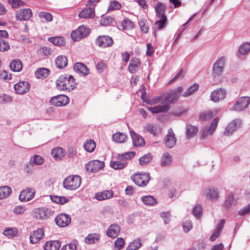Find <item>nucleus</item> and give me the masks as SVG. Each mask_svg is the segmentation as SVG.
Masks as SVG:
<instances>
[{
    "instance_id": "f257e3e1",
    "label": "nucleus",
    "mask_w": 250,
    "mask_h": 250,
    "mask_svg": "<svg viewBox=\"0 0 250 250\" xmlns=\"http://www.w3.org/2000/svg\"><path fill=\"white\" fill-rule=\"evenodd\" d=\"M57 88L60 90L70 91L73 90L76 83L75 79L72 75H61L57 80Z\"/></svg>"
},
{
    "instance_id": "f03ea898",
    "label": "nucleus",
    "mask_w": 250,
    "mask_h": 250,
    "mask_svg": "<svg viewBox=\"0 0 250 250\" xmlns=\"http://www.w3.org/2000/svg\"><path fill=\"white\" fill-rule=\"evenodd\" d=\"M219 118H215L208 125L202 127L200 130V139L206 140L212 136L216 130L219 122Z\"/></svg>"
},
{
    "instance_id": "7ed1b4c3",
    "label": "nucleus",
    "mask_w": 250,
    "mask_h": 250,
    "mask_svg": "<svg viewBox=\"0 0 250 250\" xmlns=\"http://www.w3.org/2000/svg\"><path fill=\"white\" fill-rule=\"evenodd\" d=\"M81 184V178L78 175L70 176L63 181V187L67 190H75L78 188Z\"/></svg>"
},
{
    "instance_id": "20e7f679",
    "label": "nucleus",
    "mask_w": 250,
    "mask_h": 250,
    "mask_svg": "<svg viewBox=\"0 0 250 250\" xmlns=\"http://www.w3.org/2000/svg\"><path fill=\"white\" fill-rule=\"evenodd\" d=\"M182 90V87H178L166 95L164 94V101H162V104L169 105L170 104L176 102L179 98Z\"/></svg>"
},
{
    "instance_id": "39448f33",
    "label": "nucleus",
    "mask_w": 250,
    "mask_h": 250,
    "mask_svg": "<svg viewBox=\"0 0 250 250\" xmlns=\"http://www.w3.org/2000/svg\"><path fill=\"white\" fill-rule=\"evenodd\" d=\"M135 184L139 187H145L149 182L150 177L148 172L139 173L134 174L131 177Z\"/></svg>"
},
{
    "instance_id": "423d86ee",
    "label": "nucleus",
    "mask_w": 250,
    "mask_h": 250,
    "mask_svg": "<svg viewBox=\"0 0 250 250\" xmlns=\"http://www.w3.org/2000/svg\"><path fill=\"white\" fill-rule=\"evenodd\" d=\"M90 32V30L84 25L79 26L76 30L73 31L71 37L74 41H79L86 37Z\"/></svg>"
},
{
    "instance_id": "0eeeda50",
    "label": "nucleus",
    "mask_w": 250,
    "mask_h": 250,
    "mask_svg": "<svg viewBox=\"0 0 250 250\" xmlns=\"http://www.w3.org/2000/svg\"><path fill=\"white\" fill-rule=\"evenodd\" d=\"M226 61V58L221 57L214 62L213 65V75L214 77L220 76L222 75Z\"/></svg>"
},
{
    "instance_id": "6e6552de",
    "label": "nucleus",
    "mask_w": 250,
    "mask_h": 250,
    "mask_svg": "<svg viewBox=\"0 0 250 250\" xmlns=\"http://www.w3.org/2000/svg\"><path fill=\"white\" fill-rule=\"evenodd\" d=\"M250 104V97L248 96L241 97L235 102L232 109L236 111H242L248 107Z\"/></svg>"
},
{
    "instance_id": "1a4fd4ad",
    "label": "nucleus",
    "mask_w": 250,
    "mask_h": 250,
    "mask_svg": "<svg viewBox=\"0 0 250 250\" xmlns=\"http://www.w3.org/2000/svg\"><path fill=\"white\" fill-rule=\"evenodd\" d=\"M202 195L208 200L216 201L219 198V191L217 188L210 187L204 189Z\"/></svg>"
},
{
    "instance_id": "9d476101",
    "label": "nucleus",
    "mask_w": 250,
    "mask_h": 250,
    "mask_svg": "<svg viewBox=\"0 0 250 250\" xmlns=\"http://www.w3.org/2000/svg\"><path fill=\"white\" fill-rule=\"evenodd\" d=\"M104 164L103 161L94 160L89 161L85 165L86 169L90 172L96 173L103 168Z\"/></svg>"
},
{
    "instance_id": "9b49d317",
    "label": "nucleus",
    "mask_w": 250,
    "mask_h": 250,
    "mask_svg": "<svg viewBox=\"0 0 250 250\" xmlns=\"http://www.w3.org/2000/svg\"><path fill=\"white\" fill-rule=\"evenodd\" d=\"M242 121L239 119H235L230 122L226 126L224 134L226 136L231 135L235 131L241 126Z\"/></svg>"
},
{
    "instance_id": "f8f14e48",
    "label": "nucleus",
    "mask_w": 250,
    "mask_h": 250,
    "mask_svg": "<svg viewBox=\"0 0 250 250\" xmlns=\"http://www.w3.org/2000/svg\"><path fill=\"white\" fill-rule=\"evenodd\" d=\"M50 103L56 106H62L66 105L69 103L68 98L64 95H59L52 97Z\"/></svg>"
},
{
    "instance_id": "ddd939ff",
    "label": "nucleus",
    "mask_w": 250,
    "mask_h": 250,
    "mask_svg": "<svg viewBox=\"0 0 250 250\" xmlns=\"http://www.w3.org/2000/svg\"><path fill=\"white\" fill-rule=\"evenodd\" d=\"M143 132L149 133L154 136L158 135L161 132V128L156 124L147 123L143 126Z\"/></svg>"
},
{
    "instance_id": "4468645a",
    "label": "nucleus",
    "mask_w": 250,
    "mask_h": 250,
    "mask_svg": "<svg viewBox=\"0 0 250 250\" xmlns=\"http://www.w3.org/2000/svg\"><path fill=\"white\" fill-rule=\"evenodd\" d=\"M52 215V211L46 208H38L35 209L34 211V217L39 220H43L48 218Z\"/></svg>"
},
{
    "instance_id": "2eb2a0df",
    "label": "nucleus",
    "mask_w": 250,
    "mask_h": 250,
    "mask_svg": "<svg viewBox=\"0 0 250 250\" xmlns=\"http://www.w3.org/2000/svg\"><path fill=\"white\" fill-rule=\"evenodd\" d=\"M35 190L33 188H27L22 190L19 195V199L22 202L31 200L34 197Z\"/></svg>"
},
{
    "instance_id": "dca6fc26",
    "label": "nucleus",
    "mask_w": 250,
    "mask_h": 250,
    "mask_svg": "<svg viewBox=\"0 0 250 250\" xmlns=\"http://www.w3.org/2000/svg\"><path fill=\"white\" fill-rule=\"evenodd\" d=\"M55 222L58 226L61 227H66L71 222V217L68 214L61 213L56 216Z\"/></svg>"
},
{
    "instance_id": "f3484780",
    "label": "nucleus",
    "mask_w": 250,
    "mask_h": 250,
    "mask_svg": "<svg viewBox=\"0 0 250 250\" xmlns=\"http://www.w3.org/2000/svg\"><path fill=\"white\" fill-rule=\"evenodd\" d=\"M112 39L108 36H102L99 37L96 41L97 45L101 47H108L112 45L113 44Z\"/></svg>"
},
{
    "instance_id": "a211bd4d",
    "label": "nucleus",
    "mask_w": 250,
    "mask_h": 250,
    "mask_svg": "<svg viewBox=\"0 0 250 250\" xmlns=\"http://www.w3.org/2000/svg\"><path fill=\"white\" fill-rule=\"evenodd\" d=\"M165 144L167 147L171 148L173 147L176 142V138L172 128H169L167 134L165 137Z\"/></svg>"
},
{
    "instance_id": "6ab92c4d",
    "label": "nucleus",
    "mask_w": 250,
    "mask_h": 250,
    "mask_svg": "<svg viewBox=\"0 0 250 250\" xmlns=\"http://www.w3.org/2000/svg\"><path fill=\"white\" fill-rule=\"evenodd\" d=\"M32 16V12L29 8L21 9L16 13V17L18 20H28Z\"/></svg>"
},
{
    "instance_id": "aec40b11",
    "label": "nucleus",
    "mask_w": 250,
    "mask_h": 250,
    "mask_svg": "<svg viewBox=\"0 0 250 250\" xmlns=\"http://www.w3.org/2000/svg\"><path fill=\"white\" fill-rule=\"evenodd\" d=\"M14 89L17 93L23 94L29 90L30 86L27 82H20L14 85Z\"/></svg>"
},
{
    "instance_id": "412c9836",
    "label": "nucleus",
    "mask_w": 250,
    "mask_h": 250,
    "mask_svg": "<svg viewBox=\"0 0 250 250\" xmlns=\"http://www.w3.org/2000/svg\"><path fill=\"white\" fill-rule=\"evenodd\" d=\"M226 95V91L224 89L219 88L214 90L210 95V99L217 102L223 100Z\"/></svg>"
},
{
    "instance_id": "4be33fe9",
    "label": "nucleus",
    "mask_w": 250,
    "mask_h": 250,
    "mask_svg": "<svg viewBox=\"0 0 250 250\" xmlns=\"http://www.w3.org/2000/svg\"><path fill=\"white\" fill-rule=\"evenodd\" d=\"M129 129L134 146L138 147L145 145V142L144 138L136 133L132 129H130V128Z\"/></svg>"
},
{
    "instance_id": "5701e85b",
    "label": "nucleus",
    "mask_w": 250,
    "mask_h": 250,
    "mask_svg": "<svg viewBox=\"0 0 250 250\" xmlns=\"http://www.w3.org/2000/svg\"><path fill=\"white\" fill-rule=\"evenodd\" d=\"M44 235V231L42 228H39L34 231L30 235V242L32 244L38 243Z\"/></svg>"
},
{
    "instance_id": "b1692460",
    "label": "nucleus",
    "mask_w": 250,
    "mask_h": 250,
    "mask_svg": "<svg viewBox=\"0 0 250 250\" xmlns=\"http://www.w3.org/2000/svg\"><path fill=\"white\" fill-rule=\"evenodd\" d=\"M74 70L83 76H85L89 74V70L88 67L83 63L77 62L73 66Z\"/></svg>"
},
{
    "instance_id": "393cba45",
    "label": "nucleus",
    "mask_w": 250,
    "mask_h": 250,
    "mask_svg": "<svg viewBox=\"0 0 250 250\" xmlns=\"http://www.w3.org/2000/svg\"><path fill=\"white\" fill-rule=\"evenodd\" d=\"M170 106L168 104H163L153 107H148L147 109L153 114H157L161 112H166L169 110Z\"/></svg>"
},
{
    "instance_id": "a878e982",
    "label": "nucleus",
    "mask_w": 250,
    "mask_h": 250,
    "mask_svg": "<svg viewBox=\"0 0 250 250\" xmlns=\"http://www.w3.org/2000/svg\"><path fill=\"white\" fill-rule=\"evenodd\" d=\"M121 230L120 227L116 224L111 225L107 229L106 234L108 236L111 238L116 237Z\"/></svg>"
},
{
    "instance_id": "bb28decb",
    "label": "nucleus",
    "mask_w": 250,
    "mask_h": 250,
    "mask_svg": "<svg viewBox=\"0 0 250 250\" xmlns=\"http://www.w3.org/2000/svg\"><path fill=\"white\" fill-rule=\"evenodd\" d=\"M80 18L90 19L95 17V10L94 7H88L83 9L79 14Z\"/></svg>"
},
{
    "instance_id": "cd10ccee",
    "label": "nucleus",
    "mask_w": 250,
    "mask_h": 250,
    "mask_svg": "<svg viewBox=\"0 0 250 250\" xmlns=\"http://www.w3.org/2000/svg\"><path fill=\"white\" fill-rule=\"evenodd\" d=\"M113 192L111 190H104L96 193L95 195V198L98 201H103L111 198L113 197Z\"/></svg>"
},
{
    "instance_id": "c85d7f7f",
    "label": "nucleus",
    "mask_w": 250,
    "mask_h": 250,
    "mask_svg": "<svg viewBox=\"0 0 250 250\" xmlns=\"http://www.w3.org/2000/svg\"><path fill=\"white\" fill-rule=\"evenodd\" d=\"M61 245V242L58 240L49 241L44 244L43 249L44 250H59Z\"/></svg>"
},
{
    "instance_id": "c756f323",
    "label": "nucleus",
    "mask_w": 250,
    "mask_h": 250,
    "mask_svg": "<svg viewBox=\"0 0 250 250\" xmlns=\"http://www.w3.org/2000/svg\"><path fill=\"white\" fill-rule=\"evenodd\" d=\"M140 64V61L138 59L136 58H132L130 60L128 65V71L131 73H135L139 68Z\"/></svg>"
},
{
    "instance_id": "7c9ffc66",
    "label": "nucleus",
    "mask_w": 250,
    "mask_h": 250,
    "mask_svg": "<svg viewBox=\"0 0 250 250\" xmlns=\"http://www.w3.org/2000/svg\"><path fill=\"white\" fill-rule=\"evenodd\" d=\"M18 229L16 227L6 228L2 232V234L9 239L13 238L18 235Z\"/></svg>"
},
{
    "instance_id": "2f4dec72",
    "label": "nucleus",
    "mask_w": 250,
    "mask_h": 250,
    "mask_svg": "<svg viewBox=\"0 0 250 250\" xmlns=\"http://www.w3.org/2000/svg\"><path fill=\"white\" fill-rule=\"evenodd\" d=\"M198 131V127L191 125H187L186 126V137L188 139L194 137Z\"/></svg>"
},
{
    "instance_id": "473e14b6",
    "label": "nucleus",
    "mask_w": 250,
    "mask_h": 250,
    "mask_svg": "<svg viewBox=\"0 0 250 250\" xmlns=\"http://www.w3.org/2000/svg\"><path fill=\"white\" fill-rule=\"evenodd\" d=\"M225 223L224 219L220 221V224L218 225L213 233L210 236V240L213 241L215 240L220 235V233L224 227Z\"/></svg>"
},
{
    "instance_id": "72a5a7b5",
    "label": "nucleus",
    "mask_w": 250,
    "mask_h": 250,
    "mask_svg": "<svg viewBox=\"0 0 250 250\" xmlns=\"http://www.w3.org/2000/svg\"><path fill=\"white\" fill-rule=\"evenodd\" d=\"M127 139V136L126 134L120 132H116L112 135V140L117 143H123Z\"/></svg>"
},
{
    "instance_id": "f704fd0d",
    "label": "nucleus",
    "mask_w": 250,
    "mask_h": 250,
    "mask_svg": "<svg viewBox=\"0 0 250 250\" xmlns=\"http://www.w3.org/2000/svg\"><path fill=\"white\" fill-rule=\"evenodd\" d=\"M10 67L11 70L14 72H20L22 68V63L19 59L14 60L11 62Z\"/></svg>"
},
{
    "instance_id": "c9c22d12",
    "label": "nucleus",
    "mask_w": 250,
    "mask_h": 250,
    "mask_svg": "<svg viewBox=\"0 0 250 250\" xmlns=\"http://www.w3.org/2000/svg\"><path fill=\"white\" fill-rule=\"evenodd\" d=\"M218 112L217 110L209 111L202 113L199 117V120L201 121H207L210 119L212 117L215 116Z\"/></svg>"
},
{
    "instance_id": "e433bc0d",
    "label": "nucleus",
    "mask_w": 250,
    "mask_h": 250,
    "mask_svg": "<svg viewBox=\"0 0 250 250\" xmlns=\"http://www.w3.org/2000/svg\"><path fill=\"white\" fill-rule=\"evenodd\" d=\"M50 71L48 69L40 68L35 71V76L38 79H43L46 78L49 74Z\"/></svg>"
},
{
    "instance_id": "4c0bfd02",
    "label": "nucleus",
    "mask_w": 250,
    "mask_h": 250,
    "mask_svg": "<svg viewBox=\"0 0 250 250\" xmlns=\"http://www.w3.org/2000/svg\"><path fill=\"white\" fill-rule=\"evenodd\" d=\"M51 154L56 160H60L64 156L63 149L60 147H58L53 149L51 152Z\"/></svg>"
},
{
    "instance_id": "58836bf2",
    "label": "nucleus",
    "mask_w": 250,
    "mask_h": 250,
    "mask_svg": "<svg viewBox=\"0 0 250 250\" xmlns=\"http://www.w3.org/2000/svg\"><path fill=\"white\" fill-rule=\"evenodd\" d=\"M55 63L58 68H62L66 66L67 64V58L63 55L59 56L55 60Z\"/></svg>"
},
{
    "instance_id": "ea45409f",
    "label": "nucleus",
    "mask_w": 250,
    "mask_h": 250,
    "mask_svg": "<svg viewBox=\"0 0 250 250\" xmlns=\"http://www.w3.org/2000/svg\"><path fill=\"white\" fill-rule=\"evenodd\" d=\"M48 41L57 46H63L65 44V42L62 37H53L48 38Z\"/></svg>"
},
{
    "instance_id": "a19ab883",
    "label": "nucleus",
    "mask_w": 250,
    "mask_h": 250,
    "mask_svg": "<svg viewBox=\"0 0 250 250\" xmlns=\"http://www.w3.org/2000/svg\"><path fill=\"white\" fill-rule=\"evenodd\" d=\"M126 162H122L121 160L117 159V160L112 161L110 166L116 170L123 169L127 165Z\"/></svg>"
},
{
    "instance_id": "79ce46f5",
    "label": "nucleus",
    "mask_w": 250,
    "mask_h": 250,
    "mask_svg": "<svg viewBox=\"0 0 250 250\" xmlns=\"http://www.w3.org/2000/svg\"><path fill=\"white\" fill-rule=\"evenodd\" d=\"M11 193V188L9 186H5L0 187V199L7 198Z\"/></svg>"
},
{
    "instance_id": "37998d69",
    "label": "nucleus",
    "mask_w": 250,
    "mask_h": 250,
    "mask_svg": "<svg viewBox=\"0 0 250 250\" xmlns=\"http://www.w3.org/2000/svg\"><path fill=\"white\" fill-rule=\"evenodd\" d=\"M141 200L146 206H154L157 203L156 199L150 195L142 196Z\"/></svg>"
},
{
    "instance_id": "c03bdc74",
    "label": "nucleus",
    "mask_w": 250,
    "mask_h": 250,
    "mask_svg": "<svg viewBox=\"0 0 250 250\" xmlns=\"http://www.w3.org/2000/svg\"><path fill=\"white\" fill-rule=\"evenodd\" d=\"M142 246L141 240L137 238L131 242L126 248V250H137Z\"/></svg>"
},
{
    "instance_id": "a18cd8bd",
    "label": "nucleus",
    "mask_w": 250,
    "mask_h": 250,
    "mask_svg": "<svg viewBox=\"0 0 250 250\" xmlns=\"http://www.w3.org/2000/svg\"><path fill=\"white\" fill-rule=\"evenodd\" d=\"M100 235L98 233L90 234L85 238V242L86 244H94L98 242Z\"/></svg>"
},
{
    "instance_id": "49530a36",
    "label": "nucleus",
    "mask_w": 250,
    "mask_h": 250,
    "mask_svg": "<svg viewBox=\"0 0 250 250\" xmlns=\"http://www.w3.org/2000/svg\"><path fill=\"white\" fill-rule=\"evenodd\" d=\"M135 154L134 151H130L122 154H119L117 156V159L121 160L122 162H126V160L130 159Z\"/></svg>"
},
{
    "instance_id": "de8ad7c7",
    "label": "nucleus",
    "mask_w": 250,
    "mask_h": 250,
    "mask_svg": "<svg viewBox=\"0 0 250 250\" xmlns=\"http://www.w3.org/2000/svg\"><path fill=\"white\" fill-rule=\"evenodd\" d=\"M135 154L134 151H130L122 154H119L117 156V159L121 160L122 162H126V160L130 159Z\"/></svg>"
},
{
    "instance_id": "09e8293b",
    "label": "nucleus",
    "mask_w": 250,
    "mask_h": 250,
    "mask_svg": "<svg viewBox=\"0 0 250 250\" xmlns=\"http://www.w3.org/2000/svg\"><path fill=\"white\" fill-rule=\"evenodd\" d=\"M96 147V144L95 142L92 140H88L83 145V147L84 149L88 152H93Z\"/></svg>"
},
{
    "instance_id": "8fccbe9b",
    "label": "nucleus",
    "mask_w": 250,
    "mask_h": 250,
    "mask_svg": "<svg viewBox=\"0 0 250 250\" xmlns=\"http://www.w3.org/2000/svg\"><path fill=\"white\" fill-rule=\"evenodd\" d=\"M50 199L54 202L60 205L64 204L68 201V199L62 196L50 195Z\"/></svg>"
},
{
    "instance_id": "3c124183",
    "label": "nucleus",
    "mask_w": 250,
    "mask_h": 250,
    "mask_svg": "<svg viewBox=\"0 0 250 250\" xmlns=\"http://www.w3.org/2000/svg\"><path fill=\"white\" fill-rule=\"evenodd\" d=\"M157 18L159 19V20L155 21L154 25L155 26V28L161 30L165 27L167 21V17L161 16L157 17Z\"/></svg>"
},
{
    "instance_id": "603ef678",
    "label": "nucleus",
    "mask_w": 250,
    "mask_h": 250,
    "mask_svg": "<svg viewBox=\"0 0 250 250\" xmlns=\"http://www.w3.org/2000/svg\"><path fill=\"white\" fill-rule=\"evenodd\" d=\"M199 88V85L197 83H194L190 87H189L187 90L182 94L183 97H188L193 94L195 91Z\"/></svg>"
},
{
    "instance_id": "864d4df0",
    "label": "nucleus",
    "mask_w": 250,
    "mask_h": 250,
    "mask_svg": "<svg viewBox=\"0 0 250 250\" xmlns=\"http://www.w3.org/2000/svg\"><path fill=\"white\" fill-rule=\"evenodd\" d=\"M122 26L124 30H131L134 28V24L131 20L126 18L122 21Z\"/></svg>"
},
{
    "instance_id": "5fc2aeb1",
    "label": "nucleus",
    "mask_w": 250,
    "mask_h": 250,
    "mask_svg": "<svg viewBox=\"0 0 250 250\" xmlns=\"http://www.w3.org/2000/svg\"><path fill=\"white\" fill-rule=\"evenodd\" d=\"M43 162V159L40 155H34L30 160V163L33 165H41Z\"/></svg>"
},
{
    "instance_id": "6e6d98bb",
    "label": "nucleus",
    "mask_w": 250,
    "mask_h": 250,
    "mask_svg": "<svg viewBox=\"0 0 250 250\" xmlns=\"http://www.w3.org/2000/svg\"><path fill=\"white\" fill-rule=\"evenodd\" d=\"M171 163V158L169 154L165 153L162 156L161 165L163 167L169 166Z\"/></svg>"
},
{
    "instance_id": "4d7b16f0",
    "label": "nucleus",
    "mask_w": 250,
    "mask_h": 250,
    "mask_svg": "<svg viewBox=\"0 0 250 250\" xmlns=\"http://www.w3.org/2000/svg\"><path fill=\"white\" fill-rule=\"evenodd\" d=\"M165 6L162 3H158L155 7L157 17L166 16L164 13Z\"/></svg>"
},
{
    "instance_id": "13d9d810",
    "label": "nucleus",
    "mask_w": 250,
    "mask_h": 250,
    "mask_svg": "<svg viewBox=\"0 0 250 250\" xmlns=\"http://www.w3.org/2000/svg\"><path fill=\"white\" fill-rule=\"evenodd\" d=\"M234 200V194L233 193H229L226 198L224 207L227 208H229L233 204Z\"/></svg>"
},
{
    "instance_id": "bf43d9fd",
    "label": "nucleus",
    "mask_w": 250,
    "mask_h": 250,
    "mask_svg": "<svg viewBox=\"0 0 250 250\" xmlns=\"http://www.w3.org/2000/svg\"><path fill=\"white\" fill-rule=\"evenodd\" d=\"M38 16L40 19H44L46 22H50L53 20L52 15L49 12L41 11Z\"/></svg>"
},
{
    "instance_id": "052dcab7",
    "label": "nucleus",
    "mask_w": 250,
    "mask_h": 250,
    "mask_svg": "<svg viewBox=\"0 0 250 250\" xmlns=\"http://www.w3.org/2000/svg\"><path fill=\"white\" fill-rule=\"evenodd\" d=\"M125 245V240L122 237L118 238L114 242V249L121 250Z\"/></svg>"
},
{
    "instance_id": "680f3d73",
    "label": "nucleus",
    "mask_w": 250,
    "mask_h": 250,
    "mask_svg": "<svg viewBox=\"0 0 250 250\" xmlns=\"http://www.w3.org/2000/svg\"><path fill=\"white\" fill-rule=\"evenodd\" d=\"M152 160V155L150 154H145L142 157H141L139 160V163L141 165L144 166L146 165L147 164L149 163Z\"/></svg>"
},
{
    "instance_id": "e2e57ef3",
    "label": "nucleus",
    "mask_w": 250,
    "mask_h": 250,
    "mask_svg": "<svg viewBox=\"0 0 250 250\" xmlns=\"http://www.w3.org/2000/svg\"><path fill=\"white\" fill-rule=\"evenodd\" d=\"M164 94L153 98L151 100H147L145 101L147 104L152 105L154 104H158L160 102L162 103V101H164Z\"/></svg>"
},
{
    "instance_id": "0e129e2a",
    "label": "nucleus",
    "mask_w": 250,
    "mask_h": 250,
    "mask_svg": "<svg viewBox=\"0 0 250 250\" xmlns=\"http://www.w3.org/2000/svg\"><path fill=\"white\" fill-rule=\"evenodd\" d=\"M250 50V43L245 42L242 44L239 49V52L241 54H246Z\"/></svg>"
},
{
    "instance_id": "69168bd1",
    "label": "nucleus",
    "mask_w": 250,
    "mask_h": 250,
    "mask_svg": "<svg viewBox=\"0 0 250 250\" xmlns=\"http://www.w3.org/2000/svg\"><path fill=\"white\" fill-rule=\"evenodd\" d=\"M121 7V4L116 0L111 1L107 9L108 11L118 10Z\"/></svg>"
},
{
    "instance_id": "338daca9",
    "label": "nucleus",
    "mask_w": 250,
    "mask_h": 250,
    "mask_svg": "<svg viewBox=\"0 0 250 250\" xmlns=\"http://www.w3.org/2000/svg\"><path fill=\"white\" fill-rule=\"evenodd\" d=\"M7 1L12 7L14 8L24 5V2L21 0H7Z\"/></svg>"
},
{
    "instance_id": "774afa93",
    "label": "nucleus",
    "mask_w": 250,
    "mask_h": 250,
    "mask_svg": "<svg viewBox=\"0 0 250 250\" xmlns=\"http://www.w3.org/2000/svg\"><path fill=\"white\" fill-rule=\"evenodd\" d=\"M202 207L200 205H196L193 208L192 213L194 216L197 218L199 219L202 215Z\"/></svg>"
}]
</instances>
